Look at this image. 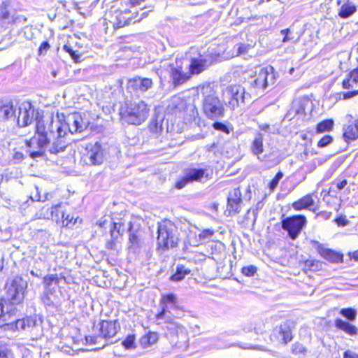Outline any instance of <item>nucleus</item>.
Masks as SVG:
<instances>
[{"label":"nucleus","mask_w":358,"mask_h":358,"mask_svg":"<svg viewBox=\"0 0 358 358\" xmlns=\"http://www.w3.org/2000/svg\"><path fill=\"white\" fill-rule=\"evenodd\" d=\"M216 55L208 52L206 54L199 53L190 58L189 69L191 74H199L210 66L215 61Z\"/></svg>","instance_id":"obj_9"},{"label":"nucleus","mask_w":358,"mask_h":358,"mask_svg":"<svg viewBox=\"0 0 358 358\" xmlns=\"http://www.w3.org/2000/svg\"><path fill=\"white\" fill-rule=\"evenodd\" d=\"M100 338L99 335H95V336H87L85 337V340L87 343L90 344H96L98 343L97 340Z\"/></svg>","instance_id":"obj_59"},{"label":"nucleus","mask_w":358,"mask_h":358,"mask_svg":"<svg viewBox=\"0 0 358 358\" xmlns=\"http://www.w3.org/2000/svg\"><path fill=\"white\" fill-rule=\"evenodd\" d=\"M305 102H307V101H295L293 103V106L292 108V110L296 114V115H305Z\"/></svg>","instance_id":"obj_40"},{"label":"nucleus","mask_w":358,"mask_h":358,"mask_svg":"<svg viewBox=\"0 0 358 358\" xmlns=\"http://www.w3.org/2000/svg\"><path fill=\"white\" fill-rule=\"evenodd\" d=\"M27 282L20 275L9 279L6 285V296L0 298V328L4 331H19L32 329L36 324L34 317L17 318V306L24 299Z\"/></svg>","instance_id":"obj_1"},{"label":"nucleus","mask_w":358,"mask_h":358,"mask_svg":"<svg viewBox=\"0 0 358 358\" xmlns=\"http://www.w3.org/2000/svg\"><path fill=\"white\" fill-rule=\"evenodd\" d=\"M224 96L227 99V105L232 110L237 107L245 106L250 103L252 99L250 93L245 91V87L238 85L227 87Z\"/></svg>","instance_id":"obj_6"},{"label":"nucleus","mask_w":358,"mask_h":358,"mask_svg":"<svg viewBox=\"0 0 358 358\" xmlns=\"http://www.w3.org/2000/svg\"><path fill=\"white\" fill-rule=\"evenodd\" d=\"M343 130V138L345 141L358 138V120H355L353 124L345 126Z\"/></svg>","instance_id":"obj_26"},{"label":"nucleus","mask_w":358,"mask_h":358,"mask_svg":"<svg viewBox=\"0 0 358 358\" xmlns=\"http://www.w3.org/2000/svg\"><path fill=\"white\" fill-rule=\"evenodd\" d=\"M257 271V268L255 266L250 265L242 268V273L245 276H252Z\"/></svg>","instance_id":"obj_49"},{"label":"nucleus","mask_w":358,"mask_h":358,"mask_svg":"<svg viewBox=\"0 0 358 358\" xmlns=\"http://www.w3.org/2000/svg\"><path fill=\"white\" fill-rule=\"evenodd\" d=\"M268 68L261 69L259 72L250 82V87L257 92L259 90L264 91L268 86Z\"/></svg>","instance_id":"obj_19"},{"label":"nucleus","mask_w":358,"mask_h":358,"mask_svg":"<svg viewBox=\"0 0 358 358\" xmlns=\"http://www.w3.org/2000/svg\"><path fill=\"white\" fill-rule=\"evenodd\" d=\"M335 222L340 227H345L349 224V221L346 219L345 216L338 217Z\"/></svg>","instance_id":"obj_54"},{"label":"nucleus","mask_w":358,"mask_h":358,"mask_svg":"<svg viewBox=\"0 0 358 358\" xmlns=\"http://www.w3.org/2000/svg\"><path fill=\"white\" fill-rule=\"evenodd\" d=\"M315 205V201L312 197V194H306L298 201L292 203V207L296 210H301L303 209H310L311 206Z\"/></svg>","instance_id":"obj_24"},{"label":"nucleus","mask_w":358,"mask_h":358,"mask_svg":"<svg viewBox=\"0 0 358 358\" xmlns=\"http://www.w3.org/2000/svg\"><path fill=\"white\" fill-rule=\"evenodd\" d=\"M159 339L158 334L156 332H149L143 336L140 339V345L142 348H146L156 343Z\"/></svg>","instance_id":"obj_30"},{"label":"nucleus","mask_w":358,"mask_h":358,"mask_svg":"<svg viewBox=\"0 0 358 358\" xmlns=\"http://www.w3.org/2000/svg\"><path fill=\"white\" fill-rule=\"evenodd\" d=\"M228 197H234L236 201H241V193L238 188L234 189Z\"/></svg>","instance_id":"obj_55"},{"label":"nucleus","mask_w":358,"mask_h":358,"mask_svg":"<svg viewBox=\"0 0 358 358\" xmlns=\"http://www.w3.org/2000/svg\"><path fill=\"white\" fill-rule=\"evenodd\" d=\"M331 215V212L321 211L317 214V217H320L324 220H329Z\"/></svg>","instance_id":"obj_60"},{"label":"nucleus","mask_w":358,"mask_h":358,"mask_svg":"<svg viewBox=\"0 0 358 358\" xmlns=\"http://www.w3.org/2000/svg\"><path fill=\"white\" fill-rule=\"evenodd\" d=\"M128 231L129 232V248H138L139 245V238L136 231L132 229V223L131 222L128 224Z\"/></svg>","instance_id":"obj_36"},{"label":"nucleus","mask_w":358,"mask_h":358,"mask_svg":"<svg viewBox=\"0 0 358 358\" xmlns=\"http://www.w3.org/2000/svg\"><path fill=\"white\" fill-rule=\"evenodd\" d=\"M62 128H68L71 134L80 133L84 131L87 124L83 121V117L78 113H73L67 117L66 124L61 125Z\"/></svg>","instance_id":"obj_15"},{"label":"nucleus","mask_w":358,"mask_h":358,"mask_svg":"<svg viewBox=\"0 0 358 358\" xmlns=\"http://www.w3.org/2000/svg\"><path fill=\"white\" fill-rule=\"evenodd\" d=\"M258 159L271 166L278 165L281 161L279 157L278 150L275 148H272L268 153L262 154Z\"/></svg>","instance_id":"obj_22"},{"label":"nucleus","mask_w":358,"mask_h":358,"mask_svg":"<svg viewBox=\"0 0 358 358\" xmlns=\"http://www.w3.org/2000/svg\"><path fill=\"white\" fill-rule=\"evenodd\" d=\"M103 159L104 150L99 142L86 146V153L84 155V160L86 164L99 165L103 163Z\"/></svg>","instance_id":"obj_11"},{"label":"nucleus","mask_w":358,"mask_h":358,"mask_svg":"<svg viewBox=\"0 0 358 358\" xmlns=\"http://www.w3.org/2000/svg\"><path fill=\"white\" fill-rule=\"evenodd\" d=\"M213 127L215 130L221 131L226 134L230 133V130L229 129L228 127L225 124L220 122H215L213 124Z\"/></svg>","instance_id":"obj_50"},{"label":"nucleus","mask_w":358,"mask_h":358,"mask_svg":"<svg viewBox=\"0 0 358 358\" xmlns=\"http://www.w3.org/2000/svg\"><path fill=\"white\" fill-rule=\"evenodd\" d=\"M280 34L284 36L282 39L283 43L288 42L293 39V37H289V34H291V30L289 29H285L280 31Z\"/></svg>","instance_id":"obj_53"},{"label":"nucleus","mask_w":358,"mask_h":358,"mask_svg":"<svg viewBox=\"0 0 358 358\" xmlns=\"http://www.w3.org/2000/svg\"><path fill=\"white\" fill-rule=\"evenodd\" d=\"M292 352L295 355H298L304 353L306 352V349L303 345L297 343L292 345Z\"/></svg>","instance_id":"obj_51"},{"label":"nucleus","mask_w":358,"mask_h":358,"mask_svg":"<svg viewBox=\"0 0 358 358\" xmlns=\"http://www.w3.org/2000/svg\"><path fill=\"white\" fill-rule=\"evenodd\" d=\"M343 358H358V355L352 353L350 351L345 352Z\"/></svg>","instance_id":"obj_64"},{"label":"nucleus","mask_w":358,"mask_h":358,"mask_svg":"<svg viewBox=\"0 0 358 358\" xmlns=\"http://www.w3.org/2000/svg\"><path fill=\"white\" fill-rule=\"evenodd\" d=\"M250 150L252 153L257 156V158L263 154V136L261 133H258L255 135V138L252 142Z\"/></svg>","instance_id":"obj_27"},{"label":"nucleus","mask_w":358,"mask_h":358,"mask_svg":"<svg viewBox=\"0 0 358 358\" xmlns=\"http://www.w3.org/2000/svg\"><path fill=\"white\" fill-rule=\"evenodd\" d=\"M292 322L286 321L275 327L271 335V338L282 344H287L291 341L292 339Z\"/></svg>","instance_id":"obj_12"},{"label":"nucleus","mask_w":358,"mask_h":358,"mask_svg":"<svg viewBox=\"0 0 358 358\" xmlns=\"http://www.w3.org/2000/svg\"><path fill=\"white\" fill-rule=\"evenodd\" d=\"M15 12H11L8 9V5L6 2H2L1 5L0 17L8 23L15 22L16 17L14 15Z\"/></svg>","instance_id":"obj_32"},{"label":"nucleus","mask_w":358,"mask_h":358,"mask_svg":"<svg viewBox=\"0 0 358 358\" xmlns=\"http://www.w3.org/2000/svg\"><path fill=\"white\" fill-rule=\"evenodd\" d=\"M157 233V242L160 247L167 250L178 246L180 233L178 227L171 221L164 220L160 222Z\"/></svg>","instance_id":"obj_5"},{"label":"nucleus","mask_w":358,"mask_h":358,"mask_svg":"<svg viewBox=\"0 0 358 358\" xmlns=\"http://www.w3.org/2000/svg\"><path fill=\"white\" fill-rule=\"evenodd\" d=\"M333 141V138L330 135H325L323 136L317 143V146L319 148H324L331 143Z\"/></svg>","instance_id":"obj_47"},{"label":"nucleus","mask_w":358,"mask_h":358,"mask_svg":"<svg viewBox=\"0 0 358 358\" xmlns=\"http://www.w3.org/2000/svg\"><path fill=\"white\" fill-rule=\"evenodd\" d=\"M273 67L270 66L269 69L268 68V85H273L275 83V75L273 73Z\"/></svg>","instance_id":"obj_57"},{"label":"nucleus","mask_w":358,"mask_h":358,"mask_svg":"<svg viewBox=\"0 0 358 358\" xmlns=\"http://www.w3.org/2000/svg\"><path fill=\"white\" fill-rule=\"evenodd\" d=\"M317 250L323 258L331 262L338 263L343 261V255L331 249L326 248L321 244L317 245Z\"/></svg>","instance_id":"obj_21"},{"label":"nucleus","mask_w":358,"mask_h":358,"mask_svg":"<svg viewBox=\"0 0 358 358\" xmlns=\"http://www.w3.org/2000/svg\"><path fill=\"white\" fill-rule=\"evenodd\" d=\"M120 329V322L117 320H103L99 324V335L101 338L109 339L115 336Z\"/></svg>","instance_id":"obj_13"},{"label":"nucleus","mask_w":358,"mask_h":358,"mask_svg":"<svg viewBox=\"0 0 358 358\" xmlns=\"http://www.w3.org/2000/svg\"><path fill=\"white\" fill-rule=\"evenodd\" d=\"M168 71L169 73L170 80L174 87H177L189 78V76L187 73H185L182 67L178 65V62L174 64H170L168 66Z\"/></svg>","instance_id":"obj_14"},{"label":"nucleus","mask_w":358,"mask_h":358,"mask_svg":"<svg viewBox=\"0 0 358 358\" xmlns=\"http://www.w3.org/2000/svg\"><path fill=\"white\" fill-rule=\"evenodd\" d=\"M60 279L57 274H49L43 278V285L44 290H55L57 287L59 286Z\"/></svg>","instance_id":"obj_28"},{"label":"nucleus","mask_w":358,"mask_h":358,"mask_svg":"<svg viewBox=\"0 0 358 358\" xmlns=\"http://www.w3.org/2000/svg\"><path fill=\"white\" fill-rule=\"evenodd\" d=\"M63 49L66 52H68L70 55L71 58L75 62L79 61V59L80 58V55L78 53V51L73 50V48L69 45H67V44H66L63 46Z\"/></svg>","instance_id":"obj_43"},{"label":"nucleus","mask_w":358,"mask_h":358,"mask_svg":"<svg viewBox=\"0 0 358 358\" xmlns=\"http://www.w3.org/2000/svg\"><path fill=\"white\" fill-rule=\"evenodd\" d=\"M160 305L162 306V310L156 315L157 320H162L165 317V314L168 312V308H178V298L174 294H168L162 296Z\"/></svg>","instance_id":"obj_18"},{"label":"nucleus","mask_w":358,"mask_h":358,"mask_svg":"<svg viewBox=\"0 0 358 358\" xmlns=\"http://www.w3.org/2000/svg\"><path fill=\"white\" fill-rule=\"evenodd\" d=\"M201 93L203 97L202 110L204 115L212 120L223 117L225 112L224 104L213 90L210 85H203Z\"/></svg>","instance_id":"obj_4"},{"label":"nucleus","mask_w":358,"mask_h":358,"mask_svg":"<svg viewBox=\"0 0 358 358\" xmlns=\"http://www.w3.org/2000/svg\"><path fill=\"white\" fill-rule=\"evenodd\" d=\"M135 336L134 334L128 335L126 338L122 341V345L126 349L136 348Z\"/></svg>","instance_id":"obj_42"},{"label":"nucleus","mask_w":358,"mask_h":358,"mask_svg":"<svg viewBox=\"0 0 358 358\" xmlns=\"http://www.w3.org/2000/svg\"><path fill=\"white\" fill-rule=\"evenodd\" d=\"M55 128L57 129V136L49 147L48 151L51 154L57 155L65 151L68 146V143L64 138L65 132H63L62 127L57 124Z\"/></svg>","instance_id":"obj_17"},{"label":"nucleus","mask_w":358,"mask_h":358,"mask_svg":"<svg viewBox=\"0 0 358 358\" xmlns=\"http://www.w3.org/2000/svg\"><path fill=\"white\" fill-rule=\"evenodd\" d=\"M283 177V173L281 171L277 173L275 177L269 182V188L271 190H274L278 185L279 181Z\"/></svg>","instance_id":"obj_46"},{"label":"nucleus","mask_w":358,"mask_h":358,"mask_svg":"<svg viewBox=\"0 0 358 358\" xmlns=\"http://www.w3.org/2000/svg\"><path fill=\"white\" fill-rule=\"evenodd\" d=\"M163 122L164 120L162 119L160 120H158V117H157L156 120H152L150 124V129L155 133H160L163 131Z\"/></svg>","instance_id":"obj_41"},{"label":"nucleus","mask_w":358,"mask_h":358,"mask_svg":"<svg viewBox=\"0 0 358 358\" xmlns=\"http://www.w3.org/2000/svg\"><path fill=\"white\" fill-rule=\"evenodd\" d=\"M36 120V134L28 142V146L36 145L38 148L36 151H32L30 154L31 158L42 157L45 152V148L50 143L52 139L56 138L57 129L56 124L61 125L59 122H55L52 117H48L46 120L38 119L35 117Z\"/></svg>","instance_id":"obj_2"},{"label":"nucleus","mask_w":358,"mask_h":358,"mask_svg":"<svg viewBox=\"0 0 358 358\" xmlns=\"http://www.w3.org/2000/svg\"><path fill=\"white\" fill-rule=\"evenodd\" d=\"M213 234V231L211 229H204L201 234L199 235L200 238L201 239H207L211 237Z\"/></svg>","instance_id":"obj_56"},{"label":"nucleus","mask_w":358,"mask_h":358,"mask_svg":"<svg viewBox=\"0 0 358 358\" xmlns=\"http://www.w3.org/2000/svg\"><path fill=\"white\" fill-rule=\"evenodd\" d=\"M334 127V121L331 119L324 120L317 124L316 132L323 133L332 130Z\"/></svg>","instance_id":"obj_35"},{"label":"nucleus","mask_w":358,"mask_h":358,"mask_svg":"<svg viewBox=\"0 0 358 358\" xmlns=\"http://www.w3.org/2000/svg\"><path fill=\"white\" fill-rule=\"evenodd\" d=\"M65 216V213L62 209V203H58L54 206H52L50 208V218L55 221L56 222H59L60 217L64 218Z\"/></svg>","instance_id":"obj_34"},{"label":"nucleus","mask_w":358,"mask_h":358,"mask_svg":"<svg viewBox=\"0 0 358 358\" xmlns=\"http://www.w3.org/2000/svg\"><path fill=\"white\" fill-rule=\"evenodd\" d=\"M227 202V208L229 214H236L239 212L241 201H236L234 197H228Z\"/></svg>","instance_id":"obj_38"},{"label":"nucleus","mask_w":358,"mask_h":358,"mask_svg":"<svg viewBox=\"0 0 358 358\" xmlns=\"http://www.w3.org/2000/svg\"><path fill=\"white\" fill-rule=\"evenodd\" d=\"M307 223L306 217L303 215H296L285 217L281 221L282 228L287 231L289 237L296 240Z\"/></svg>","instance_id":"obj_8"},{"label":"nucleus","mask_w":358,"mask_h":358,"mask_svg":"<svg viewBox=\"0 0 358 358\" xmlns=\"http://www.w3.org/2000/svg\"><path fill=\"white\" fill-rule=\"evenodd\" d=\"M152 79L140 76L130 79L128 82V88L137 93H145L152 88Z\"/></svg>","instance_id":"obj_16"},{"label":"nucleus","mask_w":358,"mask_h":358,"mask_svg":"<svg viewBox=\"0 0 358 358\" xmlns=\"http://www.w3.org/2000/svg\"><path fill=\"white\" fill-rule=\"evenodd\" d=\"M17 108L12 101L0 102V122L15 120Z\"/></svg>","instance_id":"obj_20"},{"label":"nucleus","mask_w":358,"mask_h":358,"mask_svg":"<svg viewBox=\"0 0 358 358\" xmlns=\"http://www.w3.org/2000/svg\"><path fill=\"white\" fill-rule=\"evenodd\" d=\"M0 358H14L12 350L4 345H0Z\"/></svg>","instance_id":"obj_44"},{"label":"nucleus","mask_w":358,"mask_h":358,"mask_svg":"<svg viewBox=\"0 0 358 358\" xmlns=\"http://www.w3.org/2000/svg\"><path fill=\"white\" fill-rule=\"evenodd\" d=\"M50 45L48 41H45L42 42V43L41 44V45L38 48V55H45L46 52H48V50L50 49Z\"/></svg>","instance_id":"obj_52"},{"label":"nucleus","mask_w":358,"mask_h":358,"mask_svg":"<svg viewBox=\"0 0 358 358\" xmlns=\"http://www.w3.org/2000/svg\"><path fill=\"white\" fill-rule=\"evenodd\" d=\"M62 222L63 226L70 227V225H74L77 221V219L74 218L73 216H70L69 214L65 213V216L64 218H62Z\"/></svg>","instance_id":"obj_48"},{"label":"nucleus","mask_w":358,"mask_h":358,"mask_svg":"<svg viewBox=\"0 0 358 358\" xmlns=\"http://www.w3.org/2000/svg\"><path fill=\"white\" fill-rule=\"evenodd\" d=\"M357 11V7L348 1L346 3L343 4L338 12V15L341 18H348L352 16Z\"/></svg>","instance_id":"obj_31"},{"label":"nucleus","mask_w":358,"mask_h":358,"mask_svg":"<svg viewBox=\"0 0 358 358\" xmlns=\"http://www.w3.org/2000/svg\"><path fill=\"white\" fill-rule=\"evenodd\" d=\"M352 82V80L350 77L348 76V78L344 79L342 83L343 87L344 89H350V87H352V85L351 83Z\"/></svg>","instance_id":"obj_61"},{"label":"nucleus","mask_w":358,"mask_h":358,"mask_svg":"<svg viewBox=\"0 0 358 358\" xmlns=\"http://www.w3.org/2000/svg\"><path fill=\"white\" fill-rule=\"evenodd\" d=\"M150 108L145 102H125L119 110L120 119L129 124L140 125L148 117Z\"/></svg>","instance_id":"obj_3"},{"label":"nucleus","mask_w":358,"mask_h":358,"mask_svg":"<svg viewBox=\"0 0 358 358\" xmlns=\"http://www.w3.org/2000/svg\"><path fill=\"white\" fill-rule=\"evenodd\" d=\"M210 178L208 170L200 167H189L184 170L183 177L176 184L177 189L183 188L187 183L193 182H203Z\"/></svg>","instance_id":"obj_7"},{"label":"nucleus","mask_w":358,"mask_h":358,"mask_svg":"<svg viewBox=\"0 0 358 358\" xmlns=\"http://www.w3.org/2000/svg\"><path fill=\"white\" fill-rule=\"evenodd\" d=\"M335 327L338 329L342 330L350 336L357 334V328L355 325L351 324L349 322L343 320L342 319H336L335 320Z\"/></svg>","instance_id":"obj_25"},{"label":"nucleus","mask_w":358,"mask_h":358,"mask_svg":"<svg viewBox=\"0 0 358 358\" xmlns=\"http://www.w3.org/2000/svg\"><path fill=\"white\" fill-rule=\"evenodd\" d=\"M35 108L29 101L22 102L17 107L16 113L17 124L20 127H24L32 123L34 119Z\"/></svg>","instance_id":"obj_10"},{"label":"nucleus","mask_w":358,"mask_h":358,"mask_svg":"<svg viewBox=\"0 0 358 358\" xmlns=\"http://www.w3.org/2000/svg\"><path fill=\"white\" fill-rule=\"evenodd\" d=\"M191 273V269L182 264H178L175 273L170 276L169 280L173 282L182 281L186 275Z\"/></svg>","instance_id":"obj_29"},{"label":"nucleus","mask_w":358,"mask_h":358,"mask_svg":"<svg viewBox=\"0 0 358 358\" xmlns=\"http://www.w3.org/2000/svg\"><path fill=\"white\" fill-rule=\"evenodd\" d=\"M252 48L250 44L238 43L234 47V50L236 51V56H246Z\"/></svg>","instance_id":"obj_37"},{"label":"nucleus","mask_w":358,"mask_h":358,"mask_svg":"<svg viewBox=\"0 0 358 358\" xmlns=\"http://www.w3.org/2000/svg\"><path fill=\"white\" fill-rule=\"evenodd\" d=\"M167 329L169 331L171 334L177 335L179 331H182L183 330V327L178 323L173 322L167 325Z\"/></svg>","instance_id":"obj_45"},{"label":"nucleus","mask_w":358,"mask_h":358,"mask_svg":"<svg viewBox=\"0 0 358 358\" xmlns=\"http://www.w3.org/2000/svg\"><path fill=\"white\" fill-rule=\"evenodd\" d=\"M357 94H358V91L347 92L343 94V99H350Z\"/></svg>","instance_id":"obj_63"},{"label":"nucleus","mask_w":358,"mask_h":358,"mask_svg":"<svg viewBox=\"0 0 358 358\" xmlns=\"http://www.w3.org/2000/svg\"><path fill=\"white\" fill-rule=\"evenodd\" d=\"M347 184V180H343L341 181L334 182L333 185H335L338 189L341 190L346 186Z\"/></svg>","instance_id":"obj_62"},{"label":"nucleus","mask_w":358,"mask_h":358,"mask_svg":"<svg viewBox=\"0 0 358 358\" xmlns=\"http://www.w3.org/2000/svg\"><path fill=\"white\" fill-rule=\"evenodd\" d=\"M340 313L350 322L355 321L357 317V310L352 308H342Z\"/></svg>","instance_id":"obj_39"},{"label":"nucleus","mask_w":358,"mask_h":358,"mask_svg":"<svg viewBox=\"0 0 358 358\" xmlns=\"http://www.w3.org/2000/svg\"><path fill=\"white\" fill-rule=\"evenodd\" d=\"M348 77H350L352 80V83H357L358 82V67L352 70L348 75Z\"/></svg>","instance_id":"obj_58"},{"label":"nucleus","mask_w":358,"mask_h":358,"mask_svg":"<svg viewBox=\"0 0 358 358\" xmlns=\"http://www.w3.org/2000/svg\"><path fill=\"white\" fill-rule=\"evenodd\" d=\"M41 301L46 307L54 308L57 306L58 297L55 290H43Z\"/></svg>","instance_id":"obj_23"},{"label":"nucleus","mask_w":358,"mask_h":358,"mask_svg":"<svg viewBox=\"0 0 358 358\" xmlns=\"http://www.w3.org/2000/svg\"><path fill=\"white\" fill-rule=\"evenodd\" d=\"M185 108V101L179 96H173L171 98L169 104V108L172 111H181Z\"/></svg>","instance_id":"obj_33"}]
</instances>
